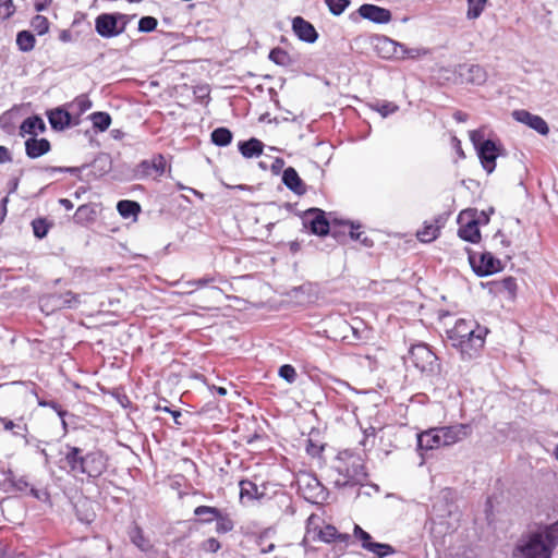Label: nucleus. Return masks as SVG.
Masks as SVG:
<instances>
[{
	"mask_svg": "<svg viewBox=\"0 0 558 558\" xmlns=\"http://www.w3.org/2000/svg\"><path fill=\"white\" fill-rule=\"evenodd\" d=\"M558 546V519L551 523H536L533 530L518 538L512 558H551Z\"/></svg>",
	"mask_w": 558,
	"mask_h": 558,
	"instance_id": "obj_1",
	"label": "nucleus"
},
{
	"mask_svg": "<svg viewBox=\"0 0 558 558\" xmlns=\"http://www.w3.org/2000/svg\"><path fill=\"white\" fill-rule=\"evenodd\" d=\"M60 454L62 457L54 463L66 474H82L96 478L102 474L106 468L101 450L85 451L81 447L65 444Z\"/></svg>",
	"mask_w": 558,
	"mask_h": 558,
	"instance_id": "obj_2",
	"label": "nucleus"
},
{
	"mask_svg": "<svg viewBox=\"0 0 558 558\" xmlns=\"http://www.w3.org/2000/svg\"><path fill=\"white\" fill-rule=\"evenodd\" d=\"M333 470L342 477L335 481L338 488L362 486L367 478L362 460L347 451L338 454Z\"/></svg>",
	"mask_w": 558,
	"mask_h": 558,
	"instance_id": "obj_3",
	"label": "nucleus"
},
{
	"mask_svg": "<svg viewBox=\"0 0 558 558\" xmlns=\"http://www.w3.org/2000/svg\"><path fill=\"white\" fill-rule=\"evenodd\" d=\"M470 140L476 150L483 169L493 173L496 169L498 157L506 155V149L499 140L485 138L483 131L473 130L470 132Z\"/></svg>",
	"mask_w": 558,
	"mask_h": 558,
	"instance_id": "obj_4",
	"label": "nucleus"
},
{
	"mask_svg": "<svg viewBox=\"0 0 558 558\" xmlns=\"http://www.w3.org/2000/svg\"><path fill=\"white\" fill-rule=\"evenodd\" d=\"M409 360L425 376H437L441 372L438 356L433 352L430 345L425 342H417L411 345Z\"/></svg>",
	"mask_w": 558,
	"mask_h": 558,
	"instance_id": "obj_5",
	"label": "nucleus"
},
{
	"mask_svg": "<svg viewBox=\"0 0 558 558\" xmlns=\"http://www.w3.org/2000/svg\"><path fill=\"white\" fill-rule=\"evenodd\" d=\"M353 537L364 550L373 555V558H387L397 553L392 545L375 541L367 531L356 523L353 525Z\"/></svg>",
	"mask_w": 558,
	"mask_h": 558,
	"instance_id": "obj_6",
	"label": "nucleus"
},
{
	"mask_svg": "<svg viewBox=\"0 0 558 558\" xmlns=\"http://www.w3.org/2000/svg\"><path fill=\"white\" fill-rule=\"evenodd\" d=\"M353 537L364 550L373 555V558H387L397 553L392 545L375 541L367 531L356 523L353 525Z\"/></svg>",
	"mask_w": 558,
	"mask_h": 558,
	"instance_id": "obj_7",
	"label": "nucleus"
},
{
	"mask_svg": "<svg viewBox=\"0 0 558 558\" xmlns=\"http://www.w3.org/2000/svg\"><path fill=\"white\" fill-rule=\"evenodd\" d=\"M80 303V295L72 291L47 293L39 298L40 308L46 314L62 308H76Z\"/></svg>",
	"mask_w": 558,
	"mask_h": 558,
	"instance_id": "obj_8",
	"label": "nucleus"
},
{
	"mask_svg": "<svg viewBox=\"0 0 558 558\" xmlns=\"http://www.w3.org/2000/svg\"><path fill=\"white\" fill-rule=\"evenodd\" d=\"M468 259L472 270L477 277H487L504 270L501 260L487 251L478 255L470 251Z\"/></svg>",
	"mask_w": 558,
	"mask_h": 558,
	"instance_id": "obj_9",
	"label": "nucleus"
},
{
	"mask_svg": "<svg viewBox=\"0 0 558 558\" xmlns=\"http://www.w3.org/2000/svg\"><path fill=\"white\" fill-rule=\"evenodd\" d=\"M488 332L487 327H477V333L471 335L468 340L453 342L451 347L460 353L462 360H473L481 354Z\"/></svg>",
	"mask_w": 558,
	"mask_h": 558,
	"instance_id": "obj_10",
	"label": "nucleus"
},
{
	"mask_svg": "<svg viewBox=\"0 0 558 558\" xmlns=\"http://www.w3.org/2000/svg\"><path fill=\"white\" fill-rule=\"evenodd\" d=\"M194 515L210 514L208 519H204L205 524L216 522V532L218 534H227L234 529V522L230 514L217 507L201 505L194 511Z\"/></svg>",
	"mask_w": 558,
	"mask_h": 558,
	"instance_id": "obj_11",
	"label": "nucleus"
},
{
	"mask_svg": "<svg viewBox=\"0 0 558 558\" xmlns=\"http://www.w3.org/2000/svg\"><path fill=\"white\" fill-rule=\"evenodd\" d=\"M303 227L312 234L326 236L330 233V222L326 213L317 207H311L302 216Z\"/></svg>",
	"mask_w": 558,
	"mask_h": 558,
	"instance_id": "obj_12",
	"label": "nucleus"
},
{
	"mask_svg": "<svg viewBox=\"0 0 558 558\" xmlns=\"http://www.w3.org/2000/svg\"><path fill=\"white\" fill-rule=\"evenodd\" d=\"M46 117L54 132H62L80 124V116H72L63 106L48 109Z\"/></svg>",
	"mask_w": 558,
	"mask_h": 558,
	"instance_id": "obj_13",
	"label": "nucleus"
},
{
	"mask_svg": "<svg viewBox=\"0 0 558 558\" xmlns=\"http://www.w3.org/2000/svg\"><path fill=\"white\" fill-rule=\"evenodd\" d=\"M167 168V160L162 154H156L151 159L141 160L134 168V178L136 180H144L149 178L153 173L157 177L165 174Z\"/></svg>",
	"mask_w": 558,
	"mask_h": 558,
	"instance_id": "obj_14",
	"label": "nucleus"
},
{
	"mask_svg": "<svg viewBox=\"0 0 558 558\" xmlns=\"http://www.w3.org/2000/svg\"><path fill=\"white\" fill-rule=\"evenodd\" d=\"M130 542L146 557L159 558L160 553L153 544L149 537L144 533V530L136 523H133L128 531Z\"/></svg>",
	"mask_w": 558,
	"mask_h": 558,
	"instance_id": "obj_15",
	"label": "nucleus"
},
{
	"mask_svg": "<svg viewBox=\"0 0 558 558\" xmlns=\"http://www.w3.org/2000/svg\"><path fill=\"white\" fill-rule=\"evenodd\" d=\"M118 19L114 12H104L95 17V32L106 39L114 38L121 35Z\"/></svg>",
	"mask_w": 558,
	"mask_h": 558,
	"instance_id": "obj_16",
	"label": "nucleus"
},
{
	"mask_svg": "<svg viewBox=\"0 0 558 558\" xmlns=\"http://www.w3.org/2000/svg\"><path fill=\"white\" fill-rule=\"evenodd\" d=\"M439 427H433L417 434L416 450L424 458L428 451L444 447Z\"/></svg>",
	"mask_w": 558,
	"mask_h": 558,
	"instance_id": "obj_17",
	"label": "nucleus"
},
{
	"mask_svg": "<svg viewBox=\"0 0 558 558\" xmlns=\"http://www.w3.org/2000/svg\"><path fill=\"white\" fill-rule=\"evenodd\" d=\"M512 118L530 129L537 132L539 135L546 136L549 134V125L544 118L534 114L525 109H517L512 111Z\"/></svg>",
	"mask_w": 558,
	"mask_h": 558,
	"instance_id": "obj_18",
	"label": "nucleus"
},
{
	"mask_svg": "<svg viewBox=\"0 0 558 558\" xmlns=\"http://www.w3.org/2000/svg\"><path fill=\"white\" fill-rule=\"evenodd\" d=\"M359 15L375 24H388L392 20V13L389 9L373 3H363L359 7Z\"/></svg>",
	"mask_w": 558,
	"mask_h": 558,
	"instance_id": "obj_19",
	"label": "nucleus"
},
{
	"mask_svg": "<svg viewBox=\"0 0 558 558\" xmlns=\"http://www.w3.org/2000/svg\"><path fill=\"white\" fill-rule=\"evenodd\" d=\"M292 32L299 40L306 44H314L319 37L315 26L300 15L292 19Z\"/></svg>",
	"mask_w": 558,
	"mask_h": 558,
	"instance_id": "obj_20",
	"label": "nucleus"
},
{
	"mask_svg": "<svg viewBox=\"0 0 558 558\" xmlns=\"http://www.w3.org/2000/svg\"><path fill=\"white\" fill-rule=\"evenodd\" d=\"M303 497L311 504H323L327 500L328 490L315 476L310 477L304 485L301 486Z\"/></svg>",
	"mask_w": 558,
	"mask_h": 558,
	"instance_id": "obj_21",
	"label": "nucleus"
},
{
	"mask_svg": "<svg viewBox=\"0 0 558 558\" xmlns=\"http://www.w3.org/2000/svg\"><path fill=\"white\" fill-rule=\"evenodd\" d=\"M441 439L444 447L452 446L459 441H462L471 434L470 424H456L449 426H440Z\"/></svg>",
	"mask_w": 558,
	"mask_h": 558,
	"instance_id": "obj_22",
	"label": "nucleus"
},
{
	"mask_svg": "<svg viewBox=\"0 0 558 558\" xmlns=\"http://www.w3.org/2000/svg\"><path fill=\"white\" fill-rule=\"evenodd\" d=\"M477 327H482L474 320H466L459 318L456 320L454 326L451 329L446 330V338L452 344L463 338V335H475L477 333Z\"/></svg>",
	"mask_w": 558,
	"mask_h": 558,
	"instance_id": "obj_23",
	"label": "nucleus"
},
{
	"mask_svg": "<svg viewBox=\"0 0 558 558\" xmlns=\"http://www.w3.org/2000/svg\"><path fill=\"white\" fill-rule=\"evenodd\" d=\"M458 74L462 82L473 85H482L487 80V73L480 64H460Z\"/></svg>",
	"mask_w": 558,
	"mask_h": 558,
	"instance_id": "obj_24",
	"label": "nucleus"
},
{
	"mask_svg": "<svg viewBox=\"0 0 558 558\" xmlns=\"http://www.w3.org/2000/svg\"><path fill=\"white\" fill-rule=\"evenodd\" d=\"M401 43L387 36H379L376 39L375 50L381 59L399 61Z\"/></svg>",
	"mask_w": 558,
	"mask_h": 558,
	"instance_id": "obj_25",
	"label": "nucleus"
},
{
	"mask_svg": "<svg viewBox=\"0 0 558 558\" xmlns=\"http://www.w3.org/2000/svg\"><path fill=\"white\" fill-rule=\"evenodd\" d=\"M25 155L29 159H37L51 150V144L46 137H28L24 142Z\"/></svg>",
	"mask_w": 558,
	"mask_h": 558,
	"instance_id": "obj_26",
	"label": "nucleus"
},
{
	"mask_svg": "<svg viewBox=\"0 0 558 558\" xmlns=\"http://www.w3.org/2000/svg\"><path fill=\"white\" fill-rule=\"evenodd\" d=\"M483 287L487 288L489 293L498 295L507 292L509 299H513L517 294V280L515 278L508 276L500 280H492L483 283Z\"/></svg>",
	"mask_w": 558,
	"mask_h": 558,
	"instance_id": "obj_27",
	"label": "nucleus"
},
{
	"mask_svg": "<svg viewBox=\"0 0 558 558\" xmlns=\"http://www.w3.org/2000/svg\"><path fill=\"white\" fill-rule=\"evenodd\" d=\"M47 130L44 119L39 114H32L24 119L20 124L19 135L24 137H36L39 133H45Z\"/></svg>",
	"mask_w": 558,
	"mask_h": 558,
	"instance_id": "obj_28",
	"label": "nucleus"
},
{
	"mask_svg": "<svg viewBox=\"0 0 558 558\" xmlns=\"http://www.w3.org/2000/svg\"><path fill=\"white\" fill-rule=\"evenodd\" d=\"M282 183L294 194L301 196L306 193V185L293 167H287L282 171Z\"/></svg>",
	"mask_w": 558,
	"mask_h": 558,
	"instance_id": "obj_29",
	"label": "nucleus"
},
{
	"mask_svg": "<svg viewBox=\"0 0 558 558\" xmlns=\"http://www.w3.org/2000/svg\"><path fill=\"white\" fill-rule=\"evenodd\" d=\"M464 220L465 223H460L458 236L472 244L478 243L481 241V231L476 220L471 217H465Z\"/></svg>",
	"mask_w": 558,
	"mask_h": 558,
	"instance_id": "obj_30",
	"label": "nucleus"
},
{
	"mask_svg": "<svg viewBox=\"0 0 558 558\" xmlns=\"http://www.w3.org/2000/svg\"><path fill=\"white\" fill-rule=\"evenodd\" d=\"M236 146L244 158L251 159L263 155L265 144L256 137H250L248 140L239 141Z\"/></svg>",
	"mask_w": 558,
	"mask_h": 558,
	"instance_id": "obj_31",
	"label": "nucleus"
},
{
	"mask_svg": "<svg viewBox=\"0 0 558 558\" xmlns=\"http://www.w3.org/2000/svg\"><path fill=\"white\" fill-rule=\"evenodd\" d=\"M318 538L327 544L336 543L347 547L351 539V535L348 533H340L333 525H326L319 531Z\"/></svg>",
	"mask_w": 558,
	"mask_h": 558,
	"instance_id": "obj_32",
	"label": "nucleus"
},
{
	"mask_svg": "<svg viewBox=\"0 0 558 558\" xmlns=\"http://www.w3.org/2000/svg\"><path fill=\"white\" fill-rule=\"evenodd\" d=\"M87 166L89 172L86 175L89 179H98L111 170V159L109 155L100 154Z\"/></svg>",
	"mask_w": 558,
	"mask_h": 558,
	"instance_id": "obj_33",
	"label": "nucleus"
},
{
	"mask_svg": "<svg viewBox=\"0 0 558 558\" xmlns=\"http://www.w3.org/2000/svg\"><path fill=\"white\" fill-rule=\"evenodd\" d=\"M0 423L2 424L4 430L11 432L14 437L23 438L25 444L29 445V439L27 437L28 429L27 425L24 423L23 417H19L16 421H13L8 417L0 416Z\"/></svg>",
	"mask_w": 558,
	"mask_h": 558,
	"instance_id": "obj_34",
	"label": "nucleus"
},
{
	"mask_svg": "<svg viewBox=\"0 0 558 558\" xmlns=\"http://www.w3.org/2000/svg\"><path fill=\"white\" fill-rule=\"evenodd\" d=\"M97 218V205L96 204H83L77 207L73 220L75 223L85 226L92 223Z\"/></svg>",
	"mask_w": 558,
	"mask_h": 558,
	"instance_id": "obj_35",
	"label": "nucleus"
},
{
	"mask_svg": "<svg viewBox=\"0 0 558 558\" xmlns=\"http://www.w3.org/2000/svg\"><path fill=\"white\" fill-rule=\"evenodd\" d=\"M142 208L138 202L132 199H120L117 203V211L123 219L136 220Z\"/></svg>",
	"mask_w": 558,
	"mask_h": 558,
	"instance_id": "obj_36",
	"label": "nucleus"
},
{
	"mask_svg": "<svg viewBox=\"0 0 558 558\" xmlns=\"http://www.w3.org/2000/svg\"><path fill=\"white\" fill-rule=\"evenodd\" d=\"M240 498H248L252 500H262L266 494L259 492L258 486L251 480L244 478L239 482Z\"/></svg>",
	"mask_w": 558,
	"mask_h": 558,
	"instance_id": "obj_37",
	"label": "nucleus"
},
{
	"mask_svg": "<svg viewBox=\"0 0 558 558\" xmlns=\"http://www.w3.org/2000/svg\"><path fill=\"white\" fill-rule=\"evenodd\" d=\"M233 133L226 126H219L211 131L210 141L218 147H226L231 144Z\"/></svg>",
	"mask_w": 558,
	"mask_h": 558,
	"instance_id": "obj_38",
	"label": "nucleus"
},
{
	"mask_svg": "<svg viewBox=\"0 0 558 558\" xmlns=\"http://www.w3.org/2000/svg\"><path fill=\"white\" fill-rule=\"evenodd\" d=\"M96 132H106L112 122L111 116L106 111H95L88 116Z\"/></svg>",
	"mask_w": 558,
	"mask_h": 558,
	"instance_id": "obj_39",
	"label": "nucleus"
},
{
	"mask_svg": "<svg viewBox=\"0 0 558 558\" xmlns=\"http://www.w3.org/2000/svg\"><path fill=\"white\" fill-rule=\"evenodd\" d=\"M268 59L276 65L288 68L294 63V59L281 47H274L268 53Z\"/></svg>",
	"mask_w": 558,
	"mask_h": 558,
	"instance_id": "obj_40",
	"label": "nucleus"
},
{
	"mask_svg": "<svg viewBox=\"0 0 558 558\" xmlns=\"http://www.w3.org/2000/svg\"><path fill=\"white\" fill-rule=\"evenodd\" d=\"M16 46L22 52H29L35 48L36 38L33 32L23 29L16 34Z\"/></svg>",
	"mask_w": 558,
	"mask_h": 558,
	"instance_id": "obj_41",
	"label": "nucleus"
},
{
	"mask_svg": "<svg viewBox=\"0 0 558 558\" xmlns=\"http://www.w3.org/2000/svg\"><path fill=\"white\" fill-rule=\"evenodd\" d=\"M33 234L36 239L43 240L49 233L53 223L46 217H37L31 222Z\"/></svg>",
	"mask_w": 558,
	"mask_h": 558,
	"instance_id": "obj_42",
	"label": "nucleus"
},
{
	"mask_svg": "<svg viewBox=\"0 0 558 558\" xmlns=\"http://www.w3.org/2000/svg\"><path fill=\"white\" fill-rule=\"evenodd\" d=\"M465 217H471V218L475 219L478 227L481 225H487L490 220L489 213H487L485 210L478 211L476 208H468V209L460 211V214L458 215V218H457L458 223H461V221H464Z\"/></svg>",
	"mask_w": 558,
	"mask_h": 558,
	"instance_id": "obj_43",
	"label": "nucleus"
},
{
	"mask_svg": "<svg viewBox=\"0 0 558 558\" xmlns=\"http://www.w3.org/2000/svg\"><path fill=\"white\" fill-rule=\"evenodd\" d=\"M368 107L378 112L383 118H387L399 110V106L392 101L388 100H375L374 102H369Z\"/></svg>",
	"mask_w": 558,
	"mask_h": 558,
	"instance_id": "obj_44",
	"label": "nucleus"
},
{
	"mask_svg": "<svg viewBox=\"0 0 558 558\" xmlns=\"http://www.w3.org/2000/svg\"><path fill=\"white\" fill-rule=\"evenodd\" d=\"M5 482L9 483L15 492L20 493H25L29 490L31 487L26 476H16L12 470L5 473Z\"/></svg>",
	"mask_w": 558,
	"mask_h": 558,
	"instance_id": "obj_45",
	"label": "nucleus"
},
{
	"mask_svg": "<svg viewBox=\"0 0 558 558\" xmlns=\"http://www.w3.org/2000/svg\"><path fill=\"white\" fill-rule=\"evenodd\" d=\"M440 235L439 227H434L433 223L424 222L421 230L417 231L416 236L420 242L430 243Z\"/></svg>",
	"mask_w": 558,
	"mask_h": 558,
	"instance_id": "obj_46",
	"label": "nucleus"
},
{
	"mask_svg": "<svg viewBox=\"0 0 558 558\" xmlns=\"http://www.w3.org/2000/svg\"><path fill=\"white\" fill-rule=\"evenodd\" d=\"M399 61L403 60H416L421 57L426 56L429 50L426 48L417 47V48H409L404 44L401 43V48L399 50Z\"/></svg>",
	"mask_w": 558,
	"mask_h": 558,
	"instance_id": "obj_47",
	"label": "nucleus"
},
{
	"mask_svg": "<svg viewBox=\"0 0 558 558\" xmlns=\"http://www.w3.org/2000/svg\"><path fill=\"white\" fill-rule=\"evenodd\" d=\"M488 0H466L468 10H466V19L468 20H476L484 12Z\"/></svg>",
	"mask_w": 558,
	"mask_h": 558,
	"instance_id": "obj_48",
	"label": "nucleus"
},
{
	"mask_svg": "<svg viewBox=\"0 0 558 558\" xmlns=\"http://www.w3.org/2000/svg\"><path fill=\"white\" fill-rule=\"evenodd\" d=\"M216 282H225V279L220 275H205L202 278L186 281L185 286L199 289Z\"/></svg>",
	"mask_w": 558,
	"mask_h": 558,
	"instance_id": "obj_49",
	"label": "nucleus"
},
{
	"mask_svg": "<svg viewBox=\"0 0 558 558\" xmlns=\"http://www.w3.org/2000/svg\"><path fill=\"white\" fill-rule=\"evenodd\" d=\"M31 26L38 36H44L49 32L50 23L46 16L41 14H36L31 20Z\"/></svg>",
	"mask_w": 558,
	"mask_h": 558,
	"instance_id": "obj_50",
	"label": "nucleus"
},
{
	"mask_svg": "<svg viewBox=\"0 0 558 558\" xmlns=\"http://www.w3.org/2000/svg\"><path fill=\"white\" fill-rule=\"evenodd\" d=\"M157 26L158 20L155 16L145 15L138 20L137 31L140 33L149 34L156 31Z\"/></svg>",
	"mask_w": 558,
	"mask_h": 558,
	"instance_id": "obj_51",
	"label": "nucleus"
},
{
	"mask_svg": "<svg viewBox=\"0 0 558 558\" xmlns=\"http://www.w3.org/2000/svg\"><path fill=\"white\" fill-rule=\"evenodd\" d=\"M14 110L10 109L0 114V128L7 133L12 134L15 130Z\"/></svg>",
	"mask_w": 558,
	"mask_h": 558,
	"instance_id": "obj_52",
	"label": "nucleus"
},
{
	"mask_svg": "<svg viewBox=\"0 0 558 558\" xmlns=\"http://www.w3.org/2000/svg\"><path fill=\"white\" fill-rule=\"evenodd\" d=\"M327 5L329 12L335 15H341L350 5V0H324Z\"/></svg>",
	"mask_w": 558,
	"mask_h": 558,
	"instance_id": "obj_53",
	"label": "nucleus"
},
{
	"mask_svg": "<svg viewBox=\"0 0 558 558\" xmlns=\"http://www.w3.org/2000/svg\"><path fill=\"white\" fill-rule=\"evenodd\" d=\"M278 375L280 378L286 380L288 384H293L298 377L296 369L291 364L281 365L278 369Z\"/></svg>",
	"mask_w": 558,
	"mask_h": 558,
	"instance_id": "obj_54",
	"label": "nucleus"
},
{
	"mask_svg": "<svg viewBox=\"0 0 558 558\" xmlns=\"http://www.w3.org/2000/svg\"><path fill=\"white\" fill-rule=\"evenodd\" d=\"M154 410L156 412H166L167 414H170L175 425H183V423L180 421V418L182 417V411L180 409H172L169 405H161V403H157L156 405H154Z\"/></svg>",
	"mask_w": 558,
	"mask_h": 558,
	"instance_id": "obj_55",
	"label": "nucleus"
},
{
	"mask_svg": "<svg viewBox=\"0 0 558 558\" xmlns=\"http://www.w3.org/2000/svg\"><path fill=\"white\" fill-rule=\"evenodd\" d=\"M341 225L349 226V236L353 241H360L362 236L364 235L363 231H360L362 228L361 222L359 221H352V220H343L341 221Z\"/></svg>",
	"mask_w": 558,
	"mask_h": 558,
	"instance_id": "obj_56",
	"label": "nucleus"
},
{
	"mask_svg": "<svg viewBox=\"0 0 558 558\" xmlns=\"http://www.w3.org/2000/svg\"><path fill=\"white\" fill-rule=\"evenodd\" d=\"M37 403L39 407L52 409L59 417L69 415L68 410L63 409L56 400L38 399Z\"/></svg>",
	"mask_w": 558,
	"mask_h": 558,
	"instance_id": "obj_57",
	"label": "nucleus"
},
{
	"mask_svg": "<svg viewBox=\"0 0 558 558\" xmlns=\"http://www.w3.org/2000/svg\"><path fill=\"white\" fill-rule=\"evenodd\" d=\"M15 13V7L13 0H0V17L2 20H9Z\"/></svg>",
	"mask_w": 558,
	"mask_h": 558,
	"instance_id": "obj_58",
	"label": "nucleus"
},
{
	"mask_svg": "<svg viewBox=\"0 0 558 558\" xmlns=\"http://www.w3.org/2000/svg\"><path fill=\"white\" fill-rule=\"evenodd\" d=\"M199 547L205 553H217L221 548V544L217 538L209 537L203 541Z\"/></svg>",
	"mask_w": 558,
	"mask_h": 558,
	"instance_id": "obj_59",
	"label": "nucleus"
},
{
	"mask_svg": "<svg viewBox=\"0 0 558 558\" xmlns=\"http://www.w3.org/2000/svg\"><path fill=\"white\" fill-rule=\"evenodd\" d=\"M306 442L307 444H306L305 449H306L307 454L313 458L319 457L324 450V445H318V444L314 442L313 439H311V438H308Z\"/></svg>",
	"mask_w": 558,
	"mask_h": 558,
	"instance_id": "obj_60",
	"label": "nucleus"
},
{
	"mask_svg": "<svg viewBox=\"0 0 558 558\" xmlns=\"http://www.w3.org/2000/svg\"><path fill=\"white\" fill-rule=\"evenodd\" d=\"M118 19L119 27L121 28V33L123 34L128 27V25L132 22V20L136 16L135 14H125L121 12H114Z\"/></svg>",
	"mask_w": 558,
	"mask_h": 558,
	"instance_id": "obj_61",
	"label": "nucleus"
},
{
	"mask_svg": "<svg viewBox=\"0 0 558 558\" xmlns=\"http://www.w3.org/2000/svg\"><path fill=\"white\" fill-rule=\"evenodd\" d=\"M75 105L77 106L78 114H82V113L86 112L93 106L90 99L88 97H86V96L77 97L75 99Z\"/></svg>",
	"mask_w": 558,
	"mask_h": 558,
	"instance_id": "obj_62",
	"label": "nucleus"
},
{
	"mask_svg": "<svg viewBox=\"0 0 558 558\" xmlns=\"http://www.w3.org/2000/svg\"><path fill=\"white\" fill-rule=\"evenodd\" d=\"M29 495L39 501H47L50 498L47 489H38L32 485L29 487Z\"/></svg>",
	"mask_w": 558,
	"mask_h": 558,
	"instance_id": "obj_63",
	"label": "nucleus"
},
{
	"mask_svg": "<svg viewBox=\"0 0 558 558\" xmlns=\"http://www.w3.org/2000/svg\"><path fill=\"white\" fill-rule=\"evenodd\" d=\"M284 165H286V162H284L283 158L276 157L270 166V170H271L272 174L278 175V174L282 173V171L286 169Z\"/></svg>",
	"mask_w": 558,
	"mask_h": 558,
	"instance_id": "obj_64",
	"label": "nucleus"
}]
</instances>
